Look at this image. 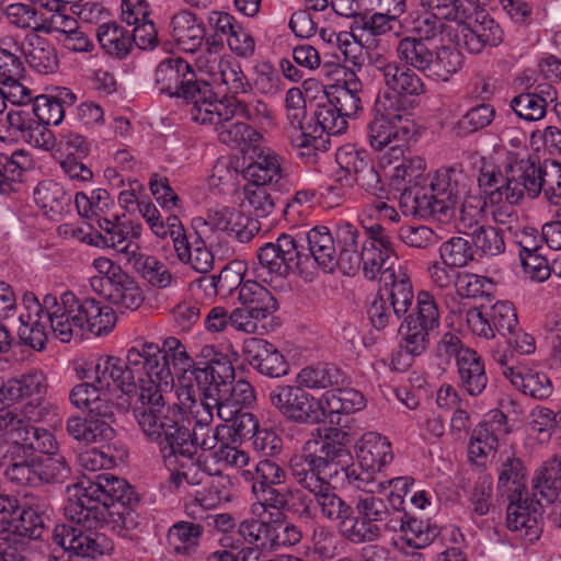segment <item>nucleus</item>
Listing matches in <instances>:
<instances>
[{
	"instance_id": "1a4fd4ad",
	"label": "nucleus",
	"mask_w": 561,
	"mask_h": 561,
	"mask_svg": "<svg viewBox=\"0 0 561 561\" xmlns=\"http://www.w3.org/2000/svg\"><path fill=\"white\" fill-rule=\"evenodd\" d=\"M375 117L367 126V136L375 150H383L393 142H405L411 134V122L398 107V100L385 92L375 103Z\"/></svg>"
},
{
	"instance_id": "c03bdc74",
	"label": "nucleus",
	"mask_w": 561,
	"mask_h": 561,
	"mask_svg": "<svg viewBox=\"0 0 561 561\" xmlns=\"http://www.w3.org/2000/svg\"><path fill=\"white\" fill-rule=\"evenodd\" d=\"M534 490L548 502H553L561 492V454L545 461L533 479Z\"/></svg>"
},
{
	"instance_id": "cd10ccee",
	"label": "nucleus",
	"mask_w": 561,
	"mask_h": 561,
	"mask_svg": "<svg viewBox=\"0 0 561 561\" xmlns=\"http://www.w3.org/2000/svg\"><path fill=\"white\" fill-rule=\"evenodd\" d=\"M224 103L217 104L219 113L216 118H233L239 116L257 126H271L274 121L273 110L267 103L262 100H255L253 102H244L236 99H222Z\"/></svg>"
},
{
	"instance_id": "8fccbe9b",
	"label": "nucleus",
	"mask_w": 561,
	"mask_h": 561,
	"mask_svg": "<svg viewBox=\"0 0 561 561\" xmlns=\"http://www.w3.org/2000/svg\"><path fill=\"white\" fill-rule=\"evenodd\" d=\"M385 85L396 93L390 95L397 98L398 104L400 103L399 96H416L425 91L421 77L413 69L401 64L397 65ZM398 107L400 108L399 105Z\"/></svg>"
},
{
	"instance_id": "7c9ffc66",
	"label": "nucleus",
	"mask_w": 561,
	"mask_h": 561,
	"mask_svg": "<svg viewBox=\"0 0 561 561\" xmlns=\"http://www.w3.org/2000/svg\"><path fill=\"white\" fill-rule=\"evenodd\" d=\"M439 318H404L399 328L400 344L412 356L422 355L428 347V332L438 327Z\"/></svg>"
},
{
	"instance_id": "c9c22d12",
	"label": "nucleus",
	"mask_w": 561,
	"mask_h": 561,
	"mask_svg": "<svg viewBox=\"0 0 561 561\" xmlns=\"http://www.w3.org/2000/svg\"><path fill=\"white\" fill-rule=\"evenodd\" d=\"M323 422L332 414H350L365 407L362 392L347 386L328 390L320 397Z\"/></svg>"
},
{
	"instance_id": "2eb2a0df",
	"label": "nucleus",
	"mask_w": 561,
	"mask_h": 561,
	"mask_svg": "<svg viewBox=\"0 0 561 561\" xmlns=\"http://www.w3.org/2000/svg\"><path fill=\"white\" fill-rule=\"evenodd\" d=\"M279 485H265L263 488L252 485V493L264 511L268 508L277 512L290 513L298 519H311L313 517L311 496L302 489H293Z\"/></svg>"
},
{
	"instance_id": "58836bf2",
	"label": "nucleus",
	"mask_w": 561,
	"mask_h": 561,
	"mask_svg": "<svg viewBox=\"0 0 561 561\" xmlns=\"http://www.w3.org/2000/svg\"><path fill=\"white\" fill-rule=\"evenodd\" d=\"M525 480L526 468L523 461L514 454L502 455L497 483L500 495L507 497L515 493L527 494Z\"/></svg>"
},
{
	"instance_id": "aec40b11",
	"label": "nucleus",
	"mask_w": 561,
	"mask_h": 561,
	"mask_svg": "<svg viewBox=\"0 0 561 561\" xmlns=\"http://www.w3.org/2000/svg\"><path fill=\"white\" fill-rule=\"evenodd\" d=\"M368 231L348 221L337 224L335 228V261L334 270L339 267L345 275H355L359 271L360 250Z\"/></svg>"
},
{
	"instance_id": "9b49d317",
	"label": "nucleus",
	"mask_w": 561,
	"mask_h": 561,
	"mask_svg": "<svg viewBox=\"0 0 561 561\" xmlns=\"http://www.w3.org/2000/svg\"><path fill=\"white\" fill-rule=\"evenodd\" d=\"M298 385H276L268 392V402L286 420L297 424L323 423L320 398L316 399Z\"/></svg>"
},
{
	"instance_id": "a18cd8bd",
	"label": "nucleus",
	"mask_w": 561,
	"mask_h": 561,
	"mask_svg": "<svg viewBox=\"0 0 561 561\" xmlns=\"http://www.w3.org/2000/svg\"><path fill=\"white\" fill-rule=\"evenodd\" d=\"M385 531L377 523H373L360 512L354 510L347 516L345 523L340 525V535L354 545L370 543L378 540Z\"/></svg>"
},
{
	"instance_id": "bb28decb",
	"label": "nucleus",
	"mask_w": 561,
	"mask_h": 561,
	"mask_svg": "<svg viewBox=\"0 0 561 561\" xmlns=\"http://www.w3.org/2000/svg\"><path fill=\"white\" fill-rule=\"evenodd\" d=\"M297 382L308 389L330 388V390H334L348 386L350 377L333 363H319L302 368L297 375Z\"/></svg>"
},
{
	"instance_id": "774afa93",
	"label": "nucleus",
	"mask_w": 561,
	"mask_h": 561,
	"mask_svg": "<svg viewBox=\"0 0 561 561\" xmlns=\"http://www.w3.org/2000/svg\"><path fill=\"white\" fill-rule=\"evenodd\" d=\"M291 146L298 151V156L306 163L314 164L318 161L319 152L327 150L329 139L323 138L319 134H313L312 130L289 134Z\"/></svg>"
},
{
	"instance_id": "e2e57ef3",
	"label": "nucleus",
	"mask_w": 561,
	"mask_h": 561,
	"mask_svg": "<svg viewBox=\"0 0 561 561\" xmlns=\"http://www.w3.org/2000/svg\"><path fill=\"white\" fill-rule=\"evenodd\" d=\"M217 79H219L232 94L248 93L252 89L240 62L230 55L225 56L224 61L219 64Z\"/></svg>"
},
{
	"instance_id": "e433bc0d",
	"label": "nucleus",
	"mask_w": 561,
	"mask_h": 561,
	"mask_svg": "<svg viewBox=\"0 0 561 561\" xmlns=\"http://www.w3.org/2000/svg\"><path fill=\"white\" fill-rule=\"evenodd\" d=\"M239 300L250 316H268L279 309L277 299L257 280H247L241 285Z\"/></svg>"
},
{
	"instance_id": "680f3d73",
	"label": "nucleus",
	"mask_w": 561,
	"mask_h": 561,
	"mask_svg": "<svg viewBox=\"0 0 561 561\" xmlns=\"http://www.w3.org/2000/svg\"><path fill=\"white\" fill-rule=\"evenodd\" d=\"M468 237L471 238V244L474 253L479 252L483 255L496 256L505 251V241L502 229L483 225Z\"/></svg>"
},
{
	"instance_id": "864d4df0",
	"label": "nucleus",
	"mask_w": 561,
	"mask_h": 561,
	"mask_svg": "<svg viewBox=\"0 0 561 561\" xmlns=\"http://www.w3.org/2000/svg\"><path fill=\"white\" fill-rule=\"evenodd\" d=\"M347 128V122L336 110V106L328 99L318 103L313 113V134L340 135Z\"/></svg>"
},
{
	"instance_id": "f257e3e1",
	"label": "nucleus",
	"mask_w": 561,
	"mask_h": 561,
	"mask_svg": "<svg viewBox=\"0 0 561 561\" xmlns=\"http://www.w3.org/2000/svg\"><path fill=\"white\" fill-rule=\"evenodd\" d=\"M80 494L69 497L65 506L68 523L57 524L51 534L55 545L78 557L95 559L104 553L106 537L96 530L108 515L125 518L139 502L134 488L112 473H100L94 480L75 485Z\"/></svg>"
},
{
	"instance_id": "412c9836",
	"label": "nucleus",
	"mask_w": 561,
	"mask_h": 561,
	"mask_svg": "<svg viewBox=\"0 0 561 561\" xmlns=\"http://www.w3.org/2000/svg\"><path fill=\"white\" fill-rule=\"evenodd\" d=\"M96 224L101 231L88 233L81 240L99 248H112L125 255L130 262L140 251L139 244L129 239V230L126 222L112 221L107 218H98Z\"/></svg>"
},
{
	"instance_id": "f8f14e48",
	"label": "nucleus",
	"mask_w": 561,
	"mask_h": 561,
	"mask_svg": "<svg viewBox=\"0 0 561 561\" xmlns=\"http://www.w3.org/2000/svg\"><path fill=\"white\" fill-rule=\"evenodd\" d=\"M224 103L217 99L208 100L202 107L190 110L191 118L198 124H209L215 126L218 140L232 148L243 149L245 147H255L262 139V135L252 126L243 122H233L232 118L221 119L216 113H219L217 104Z\"/></svg>"
},
{
	"instance_id": "37998d69",
	"label": "nucleus",
	"mask_w": 561,
	"mask_h": 561,
	"mask_svg": "<svg viewBox=\"0 0 561 561\" xmlns=\"http://www.w3.org/2000/svg\"><path fill=\"white\" fill-rule=\"evenodd\" d=\"M432 51L433 48L428 46V43L410 35L400 38L396 46L399 64L423 73L426 72L430 59H432Z\"/></svg>"
},
{
	"instance_id": "39448f33",
	"label": "nucleus",
	"mask_w": 561,
	"mask_h": 561,
	"mask_svg": "<svg viewBox=\"0 0 561 561\" xmlns=\"http://www.w3.org/2000/svg\"><path fill=\"white\" fill-rule=\"evenodd\" d=\"M154 85L160 93L191 103V110L214 99L209 82L198 78L192 65L181 57H168L154 70Z\"/></svg>"
},
{
	"instance_id": "de8ad7c7",
	"label": "nucleus",
	"mask_w": 561,
	"mask_h": 561,
	"mask_svg": "<svg viewBox=\"0 0 561 561\" xmlns=\"http://www.w3.org/2000/svg\"><path fill=\"white\" fill-rule=\"evenodd\" d=\"M8 453L10 454V463L4 471L7 479L16 485H39L37 457L23 455L21 451L9 450Z\"/></svg>"
},
{
	"instance_id": "473e14b6",
	"label": "nucleus",
	"mask_w": 561,
	"mask_h": 561,
	"mask_svg": "<svg viewBox=\"0 0 561 561\" xmlns=\"http://www.w3.org/2000/svg\"><path fill=\"white\" fill-rule=\"evenodd\" d=\"M335 234L328 227L316 226L307 233L309 261L312 259L323 271L333 272L335 261Z\"/></svg>"
},
{
	"instance_id": "c756f323",
	"label": "nucleus",
	"mask_w": 561,
	"mask_h": 561,
	"mask_svg": "<svg viewBox=\"0 0 561 561\" xmlns=\"http://www.w3.org/2000/svg\"><path fill=\"white\" fill-rule=\"evenodd\" d=\"M21 49L25 61L38 73L48 75L57 71L59 66L57 51L48 39L36 34L26 35Z\"/></svg>"
},
{
	"instance_id": "6ab92c4d",
	"label": "nucleus",
	"mask_w": 561,
	"mask_h": 561,
	"mask_svg": "<svg viewBox=\"0 0 561 561\" xmlns=\"http://www.w3.org/2000/svg\"><path fill=\"white\" fill-rule=\"evenodd\" d=\"M399 206L405 216L421 219L433 217L439 222L447 224L454 217L451 208L423 184L404 186L399 197Z\"/></svg>"
},
{
	"instance_id": "dca6fc26",
	"label": "nucleus",
	"mask_w": 561,
	"mask_h": 561,
	"mask_svg": "<svg viewBox=\"0 0 561 561\" xmlns=\"http://www.w3.org/2000/svg\"><path fill=\"white\" fill-rule=\"evenodd\" d=\"M242 357L255 373L271 379L289 374L290 365L276 345L261 337H248L242 344Z\"/></svg>"
},
{
	"instance_id": "c85d7f7f",
	"label": "nucleus",
	"mask_w": 561,
	"mask_h": 561,
	"mask_svg": "<svg viewBox=\"0 0 561 561\" xmlns=\"http://www.w3.org/2000/svg\"><path fill=\"white\" fill-rule=\"evenodd\" d=\"M282 158L270 148L261 149L242 171L248 185L274 186L283 176Z\"/></svg>"
},
{
	"instance_id": "603ef678",
	"label": "nucleus",
	"mask_w": 561,
	"mask_h": 561,
	"mask_svg": "<svg viewBox=\"0 0 561 561\" xmlns=\"http://www.w3.org/2000/svg\"><path fill=\"white\" fill-rule=\"evenodd\" d=\"M358 458L363 467L380 472L393 459L391 445L386 437L374 436L364 442Z\"/></svg>"
},
{
	"instance_id": "a878e982",
	"label": "nucleus",
	"mask_w": 561,
	"mask_h": 561,
	"mask_svg": "<svg viewBox=\"0 0 561 561\" xmlns=\"http://www.w3.org/2000/svg\"><path fill=\"white\" fill-rule=\"evenodd\" d=\"M47 391V378L43 370L31 369L18 378L7 380L0 388V401L10 403L24 398L39 401Z\"/></svg>"
},
{
	"instance_id": "338daca9",
	"label": "nucleus",
	"mask_w": 561,
	"mask_h": 561,
	"mask_svg": "<svg viewBox=\"0 0 561 561\" xmlns=\"http://www.w3.org/2000/svg\"><path fill=\"white\" fill-rule=\"evenodd\" d=\"M539 186L552 205L561 204V163L556 160L539 162Z\"/></svg>"
},
{
	"instance_id": "2f4dec72",
	"label": "nucleus",
	"mask_w": 561,
	"mask_h": 561,
	"mask_svg": "<svg viewBox=\"0 0 561 561\" xmlns=\"http://www.w3.org/2000/svg\"><path fill=\"white\" fill-rule=\"evenodd\" d=\"M456 365L459 386L472 397L481 394L488 385V376L484 362L478 352L473 348L465 352Z\"/></svg>"
},
{
	"instance_id": "b1692460",
	"label": "nucleus",
	"mask_w": 561,
	"mask_h": 561,
	"mask_svg": "<svg viewBox=\"0 0 561 561\" xmlns=\"http://www.w3.org/2000/svg\"><path fill=\"white\" fill-rule=\"evenodd\" d=\"M510 433L507 416L500 410H492L488 420L480 423L472 432L469 453L472 456L486 457L496 449L499 440Z\"/></svg>"
},
{
	"instance_id": "0e129e2a",
	"label": "nucleus",
	"mask_w": 561,
	"mask_h": 561,
	"mask_svg": "<svg viewBox=\"0 0 561 561\" xmlns=\"http://www.w3.org/2000/svg\"><path fill=\"white\" fill-rule=\"evenodd\" d=\"M439 255L446 266L463 267L474 260L471 241L463 237H453L442 243Z\"/></svg>"
},
{
	"instance_id": "052dcab7",
	"label": "nucleus",
	"mask_w": 561,
	"mask_h": 561,
	"mask_svg": "<svg viewBox=\"0 0 561 561\" xmlns=\"http://www.w3.org/2000/svg\"><path fill=\"white\" fill-rule=\"evenodd\" d=\"M208 370H198L197 387H215L227 381H234L236 370L228 355L217 350V356L209 364Z\"/></svg>"
},
{
	"instance_id": "423d86ee",
	"label": "nucleus",
	"mask_w": 561,
	"mask_h": 561,
	"mask_svg": "<svg viewBox=\"0 0 561 561\" xmlns=\"http://www.w3.org/2000/svg\"><path fill=\"white\" fill-rule=\"evenodd\" d=\"M253 276L264 283L286 278L290 273L302 271L309 262L304 245L289 233H282L275 242H266L256 250Z\"/></svg>"
},
{
	"instance_id": "0eeeda50",
	"label": "nucleus",
	"mask_w": 561,
	"mask_h": 561,
	"mask_svg": "<svg viewBox=\"0 0 561 561\" xmlns=\"http://www.w3.org/2000/svg\"><path fill=\"white\" fill-rule=\"evenodd\" d=\"M110 360L114 363L110 369V378L115 387L127 396L139 392L140 404L135 407L149 405L147 398L144 399L142 394L147 397L151 392L161 393L154 376L149 374V364L145 353L141 352L139 339H136L134 345L128 348L126 363L115 356H107V363Z\"/></svg>"
},
{
	"instance_id": "ddd939ff",
	"label": "nucleus",
	"mask_w": 561,
	"mask_h": 561,
	"mask_svg": "<svg viewBox=\"0 0 561 561\" xmlns=\"http://www.w3.org/2000/svg\"><path fill=\"white\" fill-rule=\"evenodd\" d=\"M398 493L391 492L388 503L373 493H366L356 501L355 511L364 514L373 523L381 526V530L390 531L399 527L400 506L404 497L409 495L413 481L410 478L401 477L390 481Z\"/></svg>"
},
{
	"instance_id": "49530a36",
	"label": "nucleus",
	"mask_w": 561,
	"mask_h": 561,
	"mask_svg": "<svg viewBox=\"0 0 561 561\" xmlns=\"http://www.w3.org/2000/svg\"><path fill=\"white\" fill-rule=\"evenodd\" d=\"M340 171L336 172V181L345 182L346 186H353L354 179L370 163V157L365 150H358L352 145H345L335 153Z\"/></svg>"
},
{
	"instance_id": "f704fd0d",
	"label": "nucleus",
	"mask_w": 561,
	"mask_h": 561,
	"mask_svg": "<svg viewBox=\"0 0 561 561\" xmlns=\"http://www.w3.org/2000/svg\"><path fill=\"white\" fill-rule=\"evenodd\" d=\"M34 201L45 215L53 219L68 211L71 195L55 181H43L34 190Z\"/></svg>"
},
{
	"instance_id": "69168bd1",
	"label": "nucleus",
	"mask_w": 561,
	"mask_h": 561,
	"mask_svg": "<svg viewBox=\"0 0 561 561\" xmlns=\"http://www.w3.org/2000/svg\"><path fill=\"white\" fill-rule=\"evenodd\" d=\"M195 240L192 242L188 240L185 242L184 255H182V250L176 249L178 259L182 263H188L198 273H207L211 270L214 257L211 252L206 248L204 240L201 236L195 232Z\"/></svg>"
},
{
	"instance_id": "393cba45",
	"label": "nucleus",
	"mask_w": 561,
	"mask_h": 561,
	"mask_svg": "<svg viewBox=\"0 0 561 561\" xmlns=\"http://www.w3.org/2000/svg\"><path fill=\"white\" fill-rule=\"evenodd\" d=\"M170 32L176 45L186 53H195L204 43V22L188 10H180L171 18Z\"/></svg>"
},
{
	"instance_id": "4d7b16f0",
	"label": "nucleus",
	"mask_w": 561,
	"mask_h": 561,
	"mask_svg": "<svg viewBox=\"0 0 561 561\" xmlns=\"http://www.w3.org/2000/svg\"><path fill=\"white\" fill-rule=\"evenodd\" d=\"M66 431L75 440L85 445L112 439L110 432H106V426L93 422L87 415L69 417Z\"/></svg>"
},
{
	"instance_id": "f03ea898",
	"label": "nucleus",
	"mask_w": 561,
	"mask_h": 561,
	"mask_svg": "<svg viewBox=\"0 0 561 561\" xmlns=\"http://www.w3.org/2000/svg\"><path fill=\"white\" fill-rule=\"evenodd\" d=\"M142 398L146 399V396ZM147 402L149 405L134 407L131 410L140 431L148 440L159 446L164 457L179 455L190 459V427L185 425L182 408L175 404L164 412V398L157 392L149 393Z\"/></svg>"
},
{
	"instance_id": "20e7f679",
	"label": "nucleus",
	"mask_w": 561,
	"mask_h": 561,
	"mask_svg": "<svg viewBox=\"0 0 561 561\" xmlns=\"http://www.w3.org/2000/svg\"><path fill=\"white\" fill-rule=\"evenodd\" d=\"M348 434L339 428H329L321 439H308L302 445L301 451L310 462L318 466L319 461L330 467L325 476L334 480L341 473L345 477L350 484L357 489L365 490L367 485L375 480L371 469L355 466L352 454L342 443Z\"/></svg>"
},
{
	"instance_id": "a211bd4d",
	"label": "nucleus",
	"mask_w": 561,
	"mask_h": 561,
	"mask_svg": "<svg viewBox=\"0 0 561 561\" xmlns=\"http://www.w3.org/2000/svg\"><path fill=\"white\" fill-rule=\"evenodd\" d=\"M393 253L392 242L386 229L380 225L371 226L368 237L363 241L359 257V267H363L365 277L374 279L380 274L383 282L386 270L394 268L391 261Z\"/></svg>"
},
{
	"instance_id": "09e8293b",
	"label": "nucleus",
	"mask_w": 561,
	"mask_h": 561,
	"mask_svg": "<svg viewBox=\"0 0 561 561\" xmlns=\"http://www.w3.org/2000/svg\"><path fill=\"white\" fill-rule=\"evenodd\" d=\"M204 527L191 522L175 523L168 533V542L176 554L191 556L195 552Z\"/></svg>"
},
{
	"instance_id": "6e6552de",
	"label": "nucleus",
	"mask_w": 561,
	"mask_h": 561,
	"mask_svg": "<svg viewBox=\"0 0 561 561\" xmlns=\"http://www.w3.org/2000/svg\"><path fill=\"white\" fill-rule=\"evenodd\" d=\"M1 437L11 444V450L23 455L38 457L36 453L46 454L58 449L54 434L35 426L30 420L12 410H0Z\"/></svg>"
},
{
	"instance_id": "9d476101",
	"label": "nucleus",
	"mask_w": 561,
	"mask_h": 561,
	"mask_svg": "<svg viewBox=\"0 0 561 561\" xmlns=\"http://www.w3.org/2000/svg\"><path fill=\"white\" fill-rule=\"evenodd\" d=\"M141 352L145 353L149 374L154 376L160 387L162 383L169 386L173 382V375H184L190 371L193 365V357L190 356L182 342L173 336L167 337L162 346L147 342L139 337Z\"/></svg>"
},
{
	"instance_id": "5fc2aeb1",
	"label": "nucleus",
	"mask_w": 561,
	"mask_h": 561,
	"mask_svg": "<svg viewBox=\"0 0 561 561\" xmlns=\"http://www.w3.org/2000/svg\"><path fill=\"white\" fill-rule=\"evenodd\" d=\"M458 211L455 210V227L459 233L469 236L479 229L483 218L485 202L480 196H467L462 198Z\"/></svg>"
},
{
	"instance_id": "79ce46f5",
	"label": "nucleus",
	"mask_w": 561,
	"mask_h": 561,
	"mask_svg": "<svg viewBox=\"0 0 561 561\" xmlns=\"http://www.w3.org/2000/svg\"><path fill=\"white\" fill-rule=\"evenodd\" d=\"M432 53L425 75L437 81H448L463 65V56L457 48L440 45Z\"/></svg>"
},
{
	"instance_id": "4be33fe9",
	"label": "nucleus",
	"mask_w": 561,
	"mask_h": 561,
	"mask_svg": "<svg viewBox=\"0 0 561 561\" xmlns=\"http://www.w3.org/2000/svg\"><path fill=\"white\" fill-rule=\"evenodd\" d=\"M195 222H202L211 230L224 231L242 243L252 240L260 229L257 220L250 218L237 208L229 207L211 209L205 220L202 221L198 218L195 219Z\"/></svg>"
},
{
	"instance_id": "4c0bfd02",
	"label": "nucleus",
	"mask_w": 561,
	"mask_h": 561,
	"mask_svg": "<svg viewBox=\"0 0 561 561\" xmlns=\"http://www.w3.org/2000/svg\"><path fill=\"white\" fill-rule=\"evenodd\" d=\"M385 286L390 285L391 289L387 290V298L389 300L392 312L396 316H404L412 306L413 291L412 285L401 266L396 268H387L383 276Z\"/></svg>"
},
{
	"instance_id": "7ed1b4c3",
	"label": "nucleus",
	"mask_w": 561,
	"mask_h": 561,
	"mask_svg": "<svg viewBox=\"0 0 561 561\" xmlns=\"http://www.w3.org/2000/svg\"><path fill=\"white\" fill-rule=\"evenodd\" d=\"M329 469L330 467L322 461H319L318 466L310 462L301 451L294 453L288 460L293 480L302 490L312 494V503H316L321 517L337 523L340 530V525L345 523L353 507L335 493L332 480L325 476Z\"/></svg>"
},
{
	"instance_id": "5701e85b",
	"label": "nucleus",
	"mask_w": 561,
	"mask_h": 561,
	"mask_svg": "<svg viewBox=\"0 0 561 561\" xmlns=\"http://www.w3.org/2000/svg\"><path fill=\"white\" fill-rule=\"evenodd\" d=\"M470 183L471 179L463 172L461 165L442 167L431 182V190L455 214V206L468 196Z\"/></svg>"
},
{
	"instance_id": "72a5a7b5",
	"label": "nucleus",
	"mask_w": 561,
	"mask_h": 561,
	"mask_svg": "<svg viewBox=\"0 0 561 561\" xmlns=\"http://www.w3.org/2000/svg\"><path fill=\"white\" fill-rule=\"evenodd\" d=\"M398 526L390 533L400 531L402 539L409 547L422 549L430 546L439 535V528L426 522L409 516L404 507L400 506V518Z\"/></svg>"
},
{
	"instance_id": "6e6d98bb",
	"label": "nucleus",
	"mask_w": 561,
	"mask_h": 561,
	"mask_svg": "<svg viewBox=\"0 0 561 561\" xmlns=\"http://www.w3.org/2000/svg\"><path fill=\"white\" fill-rule=\"evenodd\" d=\"M244 193L256 217H267L277 204H285L282 193L274 186L247 185Z\"/></svg>"
},
{
	"instance_id": "3c124183",
	"label": "nucleus",
	"mask_w": 561,
	"mask_h": 561,
	"mask_svg": "<svg viewBox=\"0 0 561 561\" xmlns=\"http://www.w3.org/2000/svg\"><path fill=\"white\" fill-rule=\"evenodd\" d=\"M37 474L41 484H61L71 476V469L64 455L54 450L37 457Z\"/></svg>"
},
{
	"instance_id": "f3484780",
	"label": "nucleus",
	"mask_w": 561,
	"mask_h": 561,
	"mask_svg": "<svg viewBox=\"0 0 561 561\" xmlns=\"http://www.w3.org/2000/svg\"><path fill=\"white\" fill-rule=\"evenodd\" d=\"M506 525L510 530L529 542L540 537L542 531L541 505L538 501L529 499L522 493L507 495Z\"/></svg>"
},
{
	"instance_id": "ea45409f",
	"label": "nucleus",
	"mask_w": 561,
	"mask_h": 561,
	"mask_svg": "<svg viewBox=\"0 0 561 561\" xmlns=\"http://www.w3.org/2000/svg\"><path fill=\"white\" fill-rule=\"evenodd\" d=\"M96 38L105 54L124 59L133 48L130 31L117 22H107L98 26Z\"/></svg>"
},
{
	"instance_id": "bf43d9fd",
	"label": "nucleus",
	"mask_w": 561,
	"mask_h": 561,
	"mask_svg": "<svg viewBox=\"0 0 561 561\" xmlns=\"http://www.w3.org/2000/svg\"><path fill=\"white\" fill-rule=\"evenodd\" d=\"M519 257L525 274L533 280L543 282L548 279L551 272H556L557 262L550 267L548 260L539 252L540 247H527L519 242Z\"/></svg>"
},
{
	"instance_id": "a19ab883",
	"label": "nucleus",
	"mask_w": 561,
	"mask_h": 561,
	"mask_svg": "<svg viewBox=\"0 0 561 561\" xmlns=\"http://www.w3.org/2000/svg\"><path fill=\"white\" fill-rule=\"evenodd\" d=\"M129 263L154 288L164 289L176 285L179 282V277L173 275L167 265L156 256L147 255L139 251Z\"/></svg>"
},
{
	"instance_id": "13d9d810",
	"label": "nucleus",
	"mask_w": 561,
	"mask_h": 561,
	"mask_svg": "<svg viewBox=\"0 0 561 561\" xmlns=\"http://www.w3.org/2000/svg\"><path fill=\"white\" fill-rule=\"evenodd\" d=\"M211 389L215 390V396L220 394L240 412L252 407L256 399L254 387L244 379L227 381L222 385L217 383Z\"/></svg>"
},
{
	"instance_id": "4468645a",
	"label": "nucleus",
	"mask_w": 561,
	"mask_h": 561,
	"mask_svg": "<svg viewBox=\"0 0 561 561\" xmlns=\"http://www.w3.org/2000/svg\"><path fill=\"white\" fill-rule=\"evenodd\" d=\"M540 195L539 158L527 154H514L507 159L506 186L504 199L512 204H522L527 196L535 199Z\"/></svg>"
}]
</instances>
